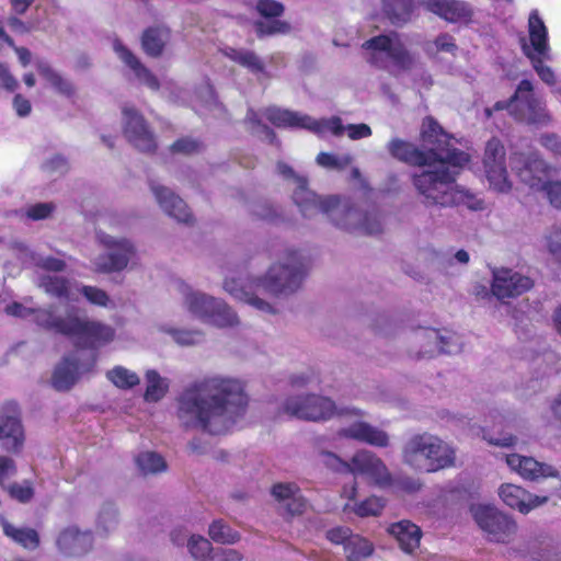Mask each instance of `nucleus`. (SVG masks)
<instances>
[{"mask_svg": "<svg viewBox=\"0 0 561 561\" xmlns=\"http://www.w3.org/2000/svg\"><path fill=\"white\" fill-rule=\"evenodd\" d=\"M422 148L414 144L392 138L387 144L392 158L412 167H434L435 170L414 174L412 183L426 206H453L458 202L455 188L459 170L470 161V156L451 145L453 136L433 117L426 116L421 126Z\"/></svg>", "mask_w": 561, "mask_h": 561, "instance_id": "1", "label": "nucleus"}, {"mask_svg": "<svg viewBox=\"0 0 561 561\" xmlns=\"http://www.w3.org/2000/svg\"><path fill=\"white\" fill-rule=\"evenodd\" d=\"M176 402V416L183 427L220 435L244 414L249 398L240 380L213 376L185 387Z\"/></svg>", "mask_w": 561, "mask_h": 561, "instance_id": "2", "label": "nucleus"}, {"mask_svg": "<svg viewBox=\"0 0 561 561\" xmlns=\"http://www.w3.org/2000/svg\"><path fill=\"white\" fill-rule=\"evenodd\" d=\"M35 323L46 330L76 341V346L98 350L115 340V329L100 320L80 317L79 309L72 307L65 316H56L53 306L33 309Z\"/></svg>", "mask_w": 561, "mask_h": 561, "instance_id": "3", "label": "nucleus"}, {"mask_svg": "<svg viewBox=\"0 0 561 561\" xmlns=\"http://www.w3.org/2000/svg\"><path fill=\"white\" fill-rule=\"evenodd\" d=\"M402 459L415 470L436 472L454 465L455 450L438 436L425 432L407 440Z\"/></svg>", "mask_w": 561, "mask_h": 561, "instance_id": "4", "label": "nucleus"}, {"mask_svg": "<svg viewBox=\"0 0 561 561\" xmlns=\"http://www.w3.org/2000/svg\"><path fill=\"white\" fill-rule=\"evenodd\" d=\"M362 48L369 50L368 62L391 73L411 71L416 65V58L397 32L373 36L362 44Z\"/></svg>", "mask_w": 561, "mask_h": 561, "instance_id": "5", "label": "nucleus"}, {"mask_svg": "<svg viewBox=\"0 0 561 561\" xmlns=\"http://www.w3.org/2000/svg\"><path fill=\"white\" fill-rule=\"evenodd\" d=\"M307 271V265L298 252L289 250L285 262L272 265L266 275L260 279V285L275 296L291 294L301 286Z\"/></svg>", "mask_w": 561, "mask_h": 561, "instance_id": "6", "label": "nucleus"}, {"mask_svg": "<svg viewBox=\"0 0 561 561\" xmlns=\"http://www.w3.org/2000/svg\"><path fill=\"white\" fill-rule=\"evenodd\" d=\"M277 168L284 178L296 183L293 199L305 217H311L319 213L330 214L339 209L341 201L337 196L320 197L309 190L308 179L297 174L290 165L279 162Z\"/></svg>", "mask_w": 561, "mask_h": 561, "instance_id": "7", "label": "nucleus"}, {"mask_svg": "<svg viewBox=\"0 0 561 561\" xmlns=\"http://www.w3.org/2000/svg\"><path fill=\"white\" fill-rule=\"evenodd\" d=\"M528 34L531 49L524 45L523 51L530 60L538 77L545 83L553 85L556 83L554 72L549 66L543 64V58L547 57L549 51L548 28L536 9L528 16Z\"/></svg>", "mask_w": 561, "mask_h": 561, "instance_id": "8", "label": "nucleus"}, {"mask_svg": "<svg viewBox=\"0 0 561 561\" xmlns=\"http://www.w3.org/2000/svg\"><path fill=\"white\" fill-rule=\"evenodd\" d=\"M185 305L192 314L216 327H233L238 323L237 314L224 300L206 294L188 293L185 296Z\"/></svg>", "mask_w": 561, "mask_h": 561, "instance_id": "9", "label": "nucleus"}, {"mask_svg": "<svg viewBox=\"0 0 561 561\" xmlns=\"http://www.w3.org/2000/svg\"><path fill=\"white\" fill-rule=\"evenodd\" d=\"M471 512L489 541L507 543L517 530L516 522L495 506L480 504L473 506Z\"/></svg>", "mask_w": 561, "mask_h": 561, "instance_id": "10", "label": "nucleus"}, {"mask_svg": "<svg viewBox=\"0 0 561 561\" xmlns=\"http://www.w3.org/2000/svg\"><path fill=\"white\" fill-rule=\"evenodd\" d=\"M123 134L138 151L154 154L158 150L157 136L144 115L134 107L123 108Z\"/></svg>", "mask_w": 561, "mask_h": 561, "instance_id": "11", "label": "nucleus"}, {"mask_svg": "<svg viewBox=\"0 0 561 561\" xmlns=\"http://www.w3.org/2000/svg\"><path fill=\"white\" fill-rule=\"evenodd\" d=\"M284 413L306 421L328 420L335 414L334 402L316 394L288 398L283 407Z\"/></svg>", "mask_w": 561, "mask_h": 561, "instance_id": "12", "label": "nucleus"}, {"mask_svg": "<svg viewBox=\"0 0 561 561\" xmlns=\"http://www.w3.org/2000/svg\"><path fill=\"white\" fill-rule=\"evenodd\" d=\"M505 156V148L501 140L492 137L485 145L483 169L490 187L499 193H508L512 188Z\"/></svg>", "mask_w": 561, "mask_h": 561, "instance_id": "13", "label": "nucleus"}, {"mask_svg": "<svg viewBox=\"0 0 561 561\" xmlns=\"http://www.w3.org/2000/svg\"><path fill=\"white\" fill-rule=\"evenodd\" d=\"M100 242L108 250V253L95 259V268L101 273L119 272L124 270L133 259L136 251L126 239L116 240L103 232L98 234Z\"/></svg>", "mask_w": 561, "mask_h": 561, "instance_id": "14", "label": "nucleus"}, {"mask_svg": "<svg viewBox=\"0 0 561 561\" xmlns=\"http://www.w3.org/2000/svg\"><path fill=\"white\" fill-rule=\"evenodd\" d=\"M1 447L8 453L18 454L24 444V431L16 402H7L0 414Z\"/></svg>", "mask_w": 561, "mask_h": 561, "instance_id": "15", "label": "nucleus"}, {"mask_svg": "<svg viewBox=\"0 0 561 561\" xmlns=\"http://www.w3.org/2000/svg\"><path fill=\"white\" fill-rule=\"evenodd\" d=\"M255 11L260 16L267 20H256L253 24L259 38L290 32V24L278 19L285 12V7L282 2L277 0H256Z\"/></svg>", "mask_w": 561, "mask_h": 561, "instance_id": "16", "label": "nucleus"}, {"mask_svg": "<svg viewBox=\"0 0 561 561\" xmlns=\"http://www.w3.org/2000/svg\"><path fill=\"white\" fill-rule=\"evenodd\" d=\"M348 471L354 476L366 477L371 484L380 488L390 485L392 481L383 461L368 450H360L353 456Z\"/></svg>", "mask_w": 561, "mask_h": 561, "instance_id": "17", "label": "nucleus"}, {"mask_svg": "<svg viewBox=\"0 0 561 561\" xmlns=\"http://www.w3.org/2000/svg\"><path fill=\"white\" fill-rule=\"evenodd\" d=\"M512 170L518 179L530 188L542 191L547 164L538 153L517 152L511 157Z\"/></svg>", "mask_w": 561, "mask_h": 561, "instance_id": "18", "label": "nucleus"}, {"mask_svg": "<svg viewBox=\"0 0 561 561\" xmlns=\"http://www.w3.org/2000/svg\"><path fill=\"white\" fill-rule=\"evenodd\" d=\"M534 287V280L508 268L496 271L491 285L492 294L500 300L515 298Z\"/></svg>", "mask_w": 561, "mask_h": 561, "instance_id": "19", "label": "nucleus"}, {"mask_svg": "<svg viewBox=\"0 0 561 561\" xmlns=\"http://www.w3.org/2000/svg\"><path fill=\"white\" fill-rule=\"evenodd\" d=\"M513 118L528 125H548L551 122L545 103L534 94V90L524 92L516 101Z\"/></svg>", "mask_w": 561, "mask_h": 561, "instance_id": "20", "label": "nucleus"}, {"mask_svg": "<svg viewBox=\"0 0 561 561\" xmlns=\"http://www.w3.org/2000/svg\"><path fill=\"white\" fill-rule=\"evenodd\" d=\"M56 546L65 556H83L91 551L93 547L92 531H82L77 526H68L58 534Z\"/></svg>", "mask_w": 561, "mask_h": 561, "instance_id": "21", "label": "nucleus"}, {"mask_svg": "<svg viewBox=\"0 0 561 561\" xmlns=\"http://www.w3.org/2000/svg\"><path fill=\"white\" fill-rule=\"evenodd\" d=\"M422 7L449 23H469L472 10L461 0H423Z\"/></svg>", "mask_w": 561, "mask_h": 561, "instance_id": "22", "label": "nucleus"}, {"mask_svg": "<svg viewBox=\"0 0 561 561\" xmlns=\"http://www.w3.org/2000/svg\"><path fill=\"white\" fill-rule=\"evenodd\" d=\"M499 495L507 506L522 514H528L548 501V496L531 494L524 488L512 483L501 485Z\"/></svg>", "mask_w": 561, "mask_h": 561, "instance_id": "23", "label": "nucleus"}, {"mask_svg": "<svg viewBox=\"0 0 561 561\" xmlns=\"http://www.w3.org/2000/svg\"><path fill=\"white\" fill-rule=\"evenodd\" d=\"M506 463L525 480L537 481L542 478L558 476V471L552 466L519 454L507 455Z\"/></svg>", "mask_w": 561, "mask_h": 561, "instance_id": "24", "label": "nucleus"}, {"mask_svg": "<svg viewBox=\"0 0 561 561\" xmlns=\"http://www.w3.org/2000/svg\"><path fill=\"white\" fill-rule=\"evenodd\" d=\"M156 199L163 211L179 222L192 224L194 217L186 203L165 186L151 184Z\"/></svg>", "mask_w": 561, "mask_h": 561, "instance_id": "25", "label": "nucleus"}, {"mask_svg": "<svg viewBox=\"0 0 561 561\" xmlns=\"http://www.w3.org/2000/svg\"><path fill=\"white\" fill-rule=\"evenodd\" d=\"M271 493L278 503L283 504V508L288 516L293 517L305 513L308 502L296 483H275Z\"/></svg>", "mask_w": 561, "mask_h": 561, "instance_id": "26", "label": "nucleus"}, {"mask_svg": "<svg viewBox=\"0 0 561 561\" xmlns=\"http://www.w3.org/2000/svg\"><path fill=\"white\" fill-rule=\"evenodd\" d=\"M341 437L354 439L376 447L389 445L388 434L367 422L358 421L339 431Z\"/></svg>", "mask_w": 561, "mask_h": 561, "instance_id": "27", "label": "nucleus"}, {"mask_svg": "<svg viewBox=\"0 0 561 561\" xmlns=\"http://www.w3.org/2000/svg\"><path fill=\"white\" fill-rule=\"evenodd\" d=\"M114 50L119 59L134 72L135 77L149 89L158 91L160 82L152 71L147 68L140 59L121 41H115Z\"/></svg>", "mask_w": 561, "mask_h": 561, "instance_id": "28", "label": "nucleus"}, {"mask_svg": "<svg viewBox=\"0 0 561 561\" xmlns=\"http://www.w3.org/2000/svg\"><path fill=\"white\" fill-rule=\"evenodd\" d=\"M170 39L171 30L163 24H157L148 26L142 31L140 44L148 57L159 58L163 55Z\"/></svg>", "mask_w": 561, "mask_h": 561, "instance_id": "29", "label": "nucleus"}, {"mask_svg": "<svg viewBox=\"0 0 561 561\" xmlns=\"http://www.w3.org/2000/svg\"><path fill=\"white\" fill-rule=\"evenodd\" d=\"M266 119L278 128L299 127L306 129H320L319 123L308 115H300L297 112L268 107L264 113Z\"/></svg>", "mask_w": 561, "mask_h": 561, "instance_id": "30", "label": "nucleus"}, {"mask_svg": "<svg viewBox=\"0 0 561 561\" xmlns=\"http://www.w3.org/2000/svg\"><path fill=\"white\" fill-rule=\"evenodd\" d=\"M388 531L396 538L400 549L405 553L411 554L420 548L423 534L421 528L414 523L403 519L391 524Z\"/></svg>", "mask_w": 561, "mask_h": 561, "instance_id": "31", "label": "nucleus"}, {"mask_svg": "<svg viewBox=\"0 0 561 561\" xmlns=\"http://www.w3.org/2000/svg\"><path fill=\"white\" fill-rule=\"evenodd\" d=\"M0 525L3 535L24 550L34 551L41 547V536L35 528L15 526L3 516L0 517Z\"/></svg>", "mask_w": 561, "mask_h": 561, "instance_id": "32", "label": "nucleus"}, {"mask_svg": "<svg viewBox=\"0 0 561 561\" xmlns=\"http://www.w3.org/2000/svg\"><path fill=\"white\" fill-rule=\"evenodd\" d=\"M78 362L70 357H64L56 366L51 385L57 391H67L72 388L78 378Z\"/></svg>", "mask_w": 561, "mask_h": 561, "instance_id": "33", "label": "nucleus"}, {"mask_svg": "<svg viewBox=\"0 0 561 561\" xmlns=\"http://www.w3.org/2000/svg\"><path fill=\"white\" fill-rule=\"evenodd\" d=\"M414 9V0H382V10L392 24L409 22Z\"/></svg>", "mask_w": 561, "mask_h": 561, "instance_id": "34", "label": "nucleus"}, {"mask_svg": "<svg viewBox=\"0 0 561 561\" xmlns=\"http://www.w3.org/2000/svg\"><path fill=\"white\" fill-rule=\"evenodd\" d=\"M224 55L231 61L247 68L252 73H262L265 71L264 62L253 50L227 47L224 50Z\"/></svg>", "mask_w": 561, "mask_h": 561, "instance_id": "35", "label": "nucleus"}, {"mask_svg": "<svg viewBox=\"0 0 561 561\" xmlns=\"http://www.w3.org/2000/svg\"><path fill=\"white\" fill-rule=\"evenodd\" d=\"M38 73L59 93L71 96L75 93V88L68 80L64 79L56 72L46 61L39 60L36 62Z\"/></svg>", "mask_w": 561, "mask_h": 561, "instance_id": "36", "label": "nucleus"}, {"mask_svg": "<svg viewBox=\"0 0 561 561\" xmlns=\"http://www.w3.org/2000/svg\"><path fill=\"white\" fill-rule=\"evenodd\" d=\"M39 286L44 291L58 299H69L71 283L64 276L44 275L41 277Z\"/></svg>", "mask_w": 561, "mask_h": 561, "instance_id": "37", "label": "nucleus"}, {"mask_svg": "<svg viewBox=\"0 0 561 561\" xmlns=\"http://www.w3.org/2000/svg\"><path fill=\"white\" fill-rule=\"evenodd\" d=\"M373 552L374 545L359 535L351 537L344 549L347 561H366Z\"/></svg>", "mask_w": 561, "mask_h": 561, "instance_id": "38", "label": "nucleus"}, {"mask_svg": "<svg viewBox=\"0 0 561 561\" xmlns=\"http://www.w3.org/2000/svg\"><path fill=\"white\" fill-rule=\"evenodd\" d=\"M534 85L530 80L523 79L514 92V94L506 101H497L492 107L484 108V115L486 118H491L494 112L507 111L513 117V108L515 107L516 101L523 95L524 92L533 91Z\"/></svg>", "mask_w": 561, "mask_h": 561, "instance_id": "39", "label": "nucleus"}, {"mask_svg": "<svg viewBox=\"0 0 561 561\" xmlns=\"http://www.w3.org/2000/svg\"><path fill=\"white\" fill-rule=\"evenodd\" d=\"M147 388L145 391V400L147 402H158L168 392L169 386L164 382L157 370H148L146 373Z\"/></svg>", "mask_w": 561, "mask_h": 561, "instance_id": "40", "label": "nucleus"}, {"mask_svg": "<svg viewBox=\"0 0 561 561\" xmlns=\"http://www.w3.org/2000/svg\"><path fill=\"white\" fill-rule=\"evenodd\" d=\"M106 378L119 389H131L140 381L138 375L123 366H115L106 373Z\"/></svg>", "mask_w": 561, "mask_h": 561, "instance_id": "41", "label": "nucleus"}, {"mask_svg": "<svg viewBox=\"0 0 561 561\" xmlns=\"http://www.w3.org/2000/svg\"><path fill=\"white\" fill-rule=\"evenodd\" d=\"M208 535L215 542L232 545L239 541L240 535L221 519L214 520L209 525Z\"/></svg>", "mask_w": 561, "mask_h": 561, "instance_id": "42", "label": "nucleus"}, {"mask_svg": "<svg viewBox=\"0 0 561 561\" xmlns=\"http://www.w3.org/2000/svg\"><path fill=\"white\" fill-rule=\"evenodd\" d=\"M136 463L144 473H158L167 469L164 458L154 451L139 454L136 458Z\"/></svg>", "mask_w": 561, "mask_h": 561, "instance_id": "43", "label": "nucleus"}, {"mask_svg": "<svg viewBox=\"0 0 561 561\" xmlns=\"http://www.w3.org/2000/svg\"><path fill=\"white\" fill-rule=\"evenodd\" d=\"M187 549L197 561H210L214 553L210 541L203 536H191L187 541Z\"/></svg>", "mask_w": 561, "mask_h": 561, "instance_id": "44", "label": "nucleus"}, {"mask_svg": "<svg viewBox=\"0 0 561 561\" xmlns=\"http://www.w3.org/2000/svg\"><path fill=\"white\" fill-rule=\"evenodd\" d=\"M385 505V499L373 495L356 503L352 510L359 517L378 516L381 514Z\"/></svg>", "mask_w": 561, "mask_h": 561, "instance_id": "45", "label": "nucleus"}, {"mask_svg": "<svg viewBox=\"0 0 561 561\" xmlns=\"http://www.w3.org/2000/svg\"><path fill=\"white\" fill-rule=\"evenodd\" d=\"M3 489L7 490L11 499L23 504L31 502L35 494L33 483L28 480L22 483L13 482Z\"/></svg>", "mask_w": 561, "mask_h": 561, "instance_id": "46", "label": "nucleus"}, {"mask_svg": "<svg viewBox=\"0 0 561 561\" xmlns=\"http://www.w3.org/2000/svg\"><path fill=\"white\" fill-rule=\"evenodd\" d=\"M203 147V142L198 139L192 137H181L170 146V151L172 153L190 156L201 152Z\"/></svg>", "mask_w": 561, "mask_h": 561, "instance_id": "47", "label": "nucleus"}, {"mask_svg": "<svg viewBox=\"0 0 561 561\" xmlns=\"http://www.w3.org/2000/svg\"><path fill=\"white\" fill-rule=\"evenodd\" d=\"M79 291L91 304L98 307H107L110 297L107 293L99 287L83 285Z\"/></svg>", "mask_w": 561, "mask_h": 561, "instance_id": "48", "label": "nucleus"}, {"mask_svg": "<svg viewBox=\"0 0 561 561\" xmlns=\"http://www.w3.org/2000/svg\"><path fill=\"white\" fill-rule=\"evenodd\" d=\"M168 333L178 344L186 346L196 344L202 336L198 330L169 329Z\"/></svg>", "mask_w": 561, "mask_h": 561, "instance_id": "49", "label": "nucleus"}, {"mask_svg": "<svg viewBox=\"0 0 561 561\" xmlns=\"http://www.w3.org/2000/svg\"><path fill=\"white\" fill-rule=\"evenodd\" d=\"M542 191L552 207L561 210V181H546Z\"/></svg>", "mask_w": 561, "mask_h": 561, "instance_id": "50", "label": "nucleus"}, {"mask_svg": "<svg viewBox=\"0 0 561 561\" xmlns=\"http://www.w3.org/2000/svg\"><path fill=\"white\" fill-rule=\"evenodd\" d=\"M546 239L549 253L561 262V227H553Z\"/></svg>", "mask_w": 561, "mask_h": 561, "instance_id": "51", "label": "nucleus"}, {"mask_svg": "<svg viewBox=\"0 0 561 561\" xmlns=\"http://www.w3.org/2000/svg\"><path fill=\"white\" fill-rule=\"evenodd\" d=\"M355 535L347 527H334L327 531V539L335 545H343L344 549L346 548V543H348L351 537Z\"/></svg>", "mask_w": 561, "mask_h": 561, "instance_id": "52", "label": "nucleus"}, {"mask_svg": "<svg viewBox=\"0 0 561 561\" xmlns=\"http://www.w3.org/2000/svg\"><path fill=\"white\" fill-rule=\"evenodd\" d=\"M319 123L320 129H310L314 133H322L323 130L331 131L334 136H342L345 127L342 124V121L340 117H332L331 119H322L317 121Z\"/></svg>", "mask_w": 561, "mask_h": 561, "instance_id": "53", "label": "nucleus"}, {"mask_svg": "<svg viewBox=\"0 0 561 561\" xmlns=\"http://www.w3.org/2000/svg\"><path fill=\"white\" fill-rule=\"evenodd\" d=\"M360 229L366 234H378L382 231L381 221L376 214H366L362 220Z\"/></svg>", "mask_w": 561, "mask_h": 561, "instance_id": "54", "label": "nucleus"}, {"mask_svg": "<svg viewBox=\"0 0 561 561\" xmlns=\"http://www.w3.org/2000/svg\"><path fill=\"white\" fill-rule=\"evenodd\" d=\"M54 208L55 207L51 203H38L31 206L27 209L26 215L33 220H42L49 217Z\"/></svg>", "mask_w": 561, "mask_h": 561, "instance_id": "55", "label": "nucleus"}, {"mask_svg": "<svg viewBox=\"0 0 561 561\" xmlns=\"http://www.w3.org/2000/svg\"><path fill=\"white\" fill-rule=\"evenodd\" d=\"M434 44L438 51L455 54L458 49V46L456 45L454 37L448 33L439 34L435 38Z\"/></svg>", "mask_w": 561, "mask_h": 561, "instance_id": "56", "label": "nucleus"}, {"mask_svg": "<svg viewBox=\"0 0 561 561\" xmlns=\"http://www.w3.org/2000/svg\"><path fill=\"white\" fill-rule=\"evenodd\" d=\"M16 473L15 461L7 456H0V485L4 488V480Z\"/></svg>", "mask_w": 561, "mask_h": 561, "instance_id": "57", "label": "nucleus"}, {"mask_svg": "<svg viewBox=\"0 0 561 561\" xmlns=\"http://www.w3.org/2000/svg\"><path fill=\"white\" fill-rule=\"evenodd\" d=\"M542 147L561 157V138L554 134H543L540 137Z\"/></svg>", "mask_w": 561, "mask_h": 561, "instance_id": "58", "label": "nucleus"}, {"mask_svg": "<svg viewBox=\"0 0 561 561\" xmlns=\"http://www.w3.org/2000/svg\"><path fill=\"white\" fill-rule=\"evenodd\" d=\"M347 135L351 139L357 140L369 137L371 135V128L366 124H351L346 127Z\"/></svg>", "mask_w": 561, "mask_h": 561, "instance_id": "59", "label": "nucleus"}, {"mask_svg": "<svg viewBox=\"0 0 561 561\" xmlns=\"http://www.w3.org/2000/svg\"><path fill=\"white\" fill-rule=\"evenodd\" d=\"M38 266L49 272H61L66 268V262L58 257L47 256L39 261Z\"/></svg>", "mask_w": 561, "mask_h": 561, "instance_id": "60", "label": "nucleus"}, {"mask_svg": "<svg viewBox=\"0 0 561 561\" xmlns=\"http://www.w3.org/2000/svg\"><path fill=\"white\" fill-rule=\"evenodd\" d=\"M242 554L236 549H218L216 550L210 561H241Z\"/></svg>", "mask_w": 561, "mask_h": 561, "instance_id": "61", "label": "nucleus"}, {"mask_svg": "<svg viewBox=\"0 0 561 561\" xmlns=\"http://www.w3.org/2000/svg\"><path fill=\"white\" fill-rule=\"evenodd\" d=\"M0 88L13 92L18 88L16 79L10 73L8 68L0 65Z\"/></svg>", "mask_w": 561, "mask_h": 561, "instance_id": "62", "label": "nucleus"}, {"mask_svg": "<svg viewBox=\"0 0 561 561\" xmlns=\"http://www.w3.org/2000/svg\"><path fill=\"white\" fill-rule=\"evenodd\" d=\"M321 456L323 458V463L327 467L333 470H339L341 467L350 470V463L342 461V459L337 457L335 454L330 451H323Z\"/></svg>", "mask_w": 561, "mask_h": 561, "instance_id": "63", "label": "nucleus"}, {"mask_svg": "<svg viewBox=\"0 0 561 561\" xmlns=\"http://www.w3.org/2000/svg\"><path fill=\"white\" fill-rule=\"evenodd\" d=\"M13 106L16 114L21 117H25L31 113V102L21 94H15L13 98Z\"/></svg>", "mask_w": 561, "mask_h": 561, "instance_id": "64", "label": "nucleus"}]
</instances>
